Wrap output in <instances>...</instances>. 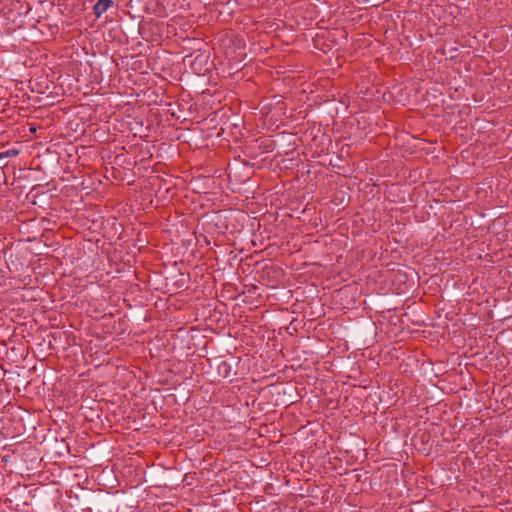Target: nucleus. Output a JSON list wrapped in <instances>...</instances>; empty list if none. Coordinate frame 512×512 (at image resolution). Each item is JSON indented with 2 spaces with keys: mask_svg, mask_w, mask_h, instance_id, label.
Segmentation results:
<instances>
[{
  "mask_svg": "<svg viewBox=\"0 0 512 512\" xmlns=\"http://www.w3.org/2000/svg\"><path fill=\"white\" fill-rule=\"evenodd\" d=\"M112 0H98L97 3L93 7L94 15L99 18L107 9L113 5Z\"/></svg>",
  "mask_w": 512,
  "mask_h": 512,
  "instance_id": "1",
  "label": "nucleus"
},
{
  "mask_svg": "<svg viewBox=\"0 0 512 512\" xmlns=\"http://www.w3.org/2000/svg\"><path fill=\"white\" fill-rule=\"evenodd\" d=\"M230 371L231 367L226 361H223L218 365V373L222 377L227 378L230 375Z\"/></svg>",
  "mask_w": 512,
  "mask_h": 512,
  "instance_id": "2",
  "label": "nucleus"
},
{
  "mask_svg": "<svg viewBox=\"0 0 512 512\" xmlns=\"http://www.w3.org/2000/svg\"><path fill=\"white\" fill-rule=\"evenodd\" d=\"M4 153V157H9V156H15L18 154V151L16 150H8L6 152H3Z\"/></svg>",
  "mask_w": 512,
  "mask_h": 512,
  "instance_id": "3",
  "label": "nucleus"
},
{
  "mask_svg": "<svg viewBox=\"0 0 512 512\" xmlns=\"http://www.w3.org/2000/svg\"><path fill=\"white\" fill-rule=\"evenodd\" d=\"M4 158V153H0V159Z\"/></svg>",
  "mask_w": 512,
  "mask_h": 512,
  "instance_id": "4",
  "label": "nucleus"
}]
</instances>
